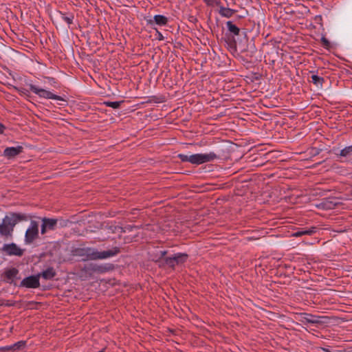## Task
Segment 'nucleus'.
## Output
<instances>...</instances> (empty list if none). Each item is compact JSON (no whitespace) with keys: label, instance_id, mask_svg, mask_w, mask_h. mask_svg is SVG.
<instances>
[{"label":"nucleus","instance_id":"34","mask_svg":"<svg viewBox=\"0 0 352 352\" xmlns=\"http://www.w3.org/2000/svg\"><path fill=\"white\" fill-rule=\"evenodd\" d=\"M204 3L209 6H212L214 3H216L217 5L219 4V2H217L216 0H203Z\"/></svg>","mask_w":352,"mask_h":352},{"label":"nucleus","instance_id":"22","mask_svg":"<svg viewBox=\"0 0 352 352\" xmlns=\"http://www.w3.org/2000/svg\"><path fill=\"white\" fill-rule=\"evenodd\" d=\"M188 258V254L186 252H177V271L179 270V264L185 263Z\"/></svg>","mask_w":352,"mask_h":352},{"label":"nucleus","instance_id":"27","mask_svg":"<svg viewBox=\"0 0 352 352\" xmlns=\"http://www.w3.org/2000/svg\"><path fill=\"white\" fill-rule=\"evenodd\" d=\"M74 19V16L73 14H69L68 16H66L64 14H62V19L66 22L68 25H71L73 23V20Z\"/></svg>","mask_w":352,"mask_h":352},{"label":"nucleus","instance_id":"19","mask_svg":"<svg viewBox=\"0 0 352 352\" xmlns=\"http://www.w3.org/2000/svg\"><path fill=\"white\" fill-rule=\"evenodd\" d=\"M113 269V265L111 263L104 264V265H95L92 270L94 272H97L99 273H104L106 272H109L110 270H112Z\"/></svg>","mask_w":352,"mask_h":352},{"label":"nucleus","instance_id":"30","mask_svg":"<svg viewBox=\"0 0 352 352\" xmlns=\"http://www.w3.org/2000/svg\"><path fill=\"white\" fill-rule=\"evenodd\" d=\"M56 221H58V228L67 227L68 224L70 223V221L68 219H63L62 218L56 219Z\"/></svg>","mask_w":352,"mask_h":352},{"label":"nucleus","instance_id":"14","mask_svg":"<svg viewBox=\"0 0 352 352\" xmlns=\"http://www.w3.org/2000/svg\"><path fill=\"white\" fill-rule=\"evenodd\" d=\"M333 152L337 157L347 158L352 156L351 146H346L343 149L338 151V148H333L329 153Z\"/></svg>","mask_w":352,"mask_h":352},{"label":"nucleus","instance_id":"44","mask_svg":"<svg viewBox=\"0 0 352 352\" xmlns=\"http://www.w3.org/2000/svg\"><path fill=\"white\" fill-rule=\"evenodd\" d=\"M162 254L164 255L165 254L166 252H161Z\"/></svg>","mask_w":352,"mask_h":352},{"label":"nucleus","instance_id":"6","mask_svg":"<svg viewBox=\"0 0 352 352\" xmlns=\"http://www.w3.org/2000/svg\"><path fill=\"white\" fill-rule=\"evenodd\" d=\"M41 221V234H45L48 231H54L58 228L56 219L43 217L39 218Z\"/></svg>","mask_w":352,"mask_h":352},{"label":"nucleus","instance_id":"36","mask_svg":"<svg viewBox=\"0 0 352 352\" xmlns=\"http://www.w3.org/2000/svg\"><path fill=\"white\" fill-rule=\"evenodd\" d=\"M0 350L3 351L4 352H8L10 351H12V345L6 346L1 348Z\"/></svg>","mask_w":352,"mask_h":352},{"label":"nucleus","instance_id":"5","mask_svg":"<svg viewBox=\"0 0 352 352\" xmlns=\"http://www.w3.org/2000/svg\"><path fill=\"white\" fill-rule=\"evenodd\" d=\"M1 252L6 256L21 257L24 254L25 249L21 248L14 243H6L0 249Z\"/></svg>","mask_w":352,"mask_h":352},{"label":"nucleus","instance_id":"29","mask_svg":"<svg viewBox=\"0 0 352 352\" xmlns=\"http://www.w3.org/2000/svg\"><path fill=\"white\" fill-rule=\"evenodd\" d=\"M108 230H110L112 233L116 232H124V230L121 226H111L108 227Z\"/></svg>","mask_w":352,"mask_h":352},{"label":"nucleus","instance_id":"17","mask_svg":"<svg viewBox=\"0 0 352 352\" xmlns=\"http://www.w3.org/2000/svg\"><path fill=\"white\" fill-rule=\"evenodd\" d=\"M14 228L8 225V223L3 220L0 225V234L5 237H12Z\"/></svg>","mask_w":352,"mask_h":352},{"label":"nucleus","instance_id":"42","mask_svg":"<svg viewBox=\"0 0 352 352\" xmlns=\"http://www.w3.org/2000/svg\"><path fill=\"white\" fill-rule=\"evenodd\" d=\"M177 48H178L179 46H182V44H181V43H177Z\"/></svg>","mask_w":352,"mask_h":352},{"label":"nucleus","instance_id":"9","mask_svg":"<svg viewBox=\"0 0 352 352\" xmlns=\"http://www.w3.org/2000/svg\"><path fill=\"white\" fill-rule=\"evenodd\" d=\"M19 287L35 289L40 287L39 275H32L22 280Z\"/></svg>","mask_w":352,"mask_h":352},{"label":"nucleus","instance_id":"41","mask_svg":"<svg viewBox=\"0 0 352 352\" xmlns=\"http://www.w3.org/2000/svg\"><path fill=\"white\" fill-rule=\"evenodd\" d=\"M197 21V19H196L195 16H191L190 17V21H191V22H193V23H194V22H195V21Z\"/></svg>","mask_w":352,"mask_h":352},{"label":"nucleus","instance_id":"1","mask_svg":"<svg viewBox=\"0 0 352 352\" xmlns=\"http://www.w3.org/2000/svg\"><path fill=\"white\" fill-rule=\"evenodd\" d=\"M226 26L228 31L225 33L222 40L226 43L230 52H235L237 50V44L240 45L243 40L246 39L247 33L231 21L226 22Z\"/></svg>","mask_w":352,"mask_h":352},{"label":"nucleus","instance_id":"23","mask_svg":"<svg viewBox=\"0 0 352 352\" xmlns=\"http://www.w3.org/2000/svg\"><path fill=\"white\" fill-rule=\"evenodd\" d=\"M124 102V100L120 101H106L104 102V104H105L107 107H111L113 109H118L120 107L121 104Z\"/></svg>","mask_w":352,"mask_h":352},{"label":"nucleus","instance_id":"28","mask_svg":"<svg viewBox=\"0 0 352 352\" xmlns=\"http://www.w3.org/2000/svg\"><path fill=\"white\" fill-rule=\"evenodd\" d=\"M13 89H15L16 91H18L21 96H30V92L26 89H24L22 87H18L16 86H14Z\"/></svg>","mask_w":352,"mask_h":352},{"label":"nucleus","instance_id":"16","mask_svg":"<svg viewBox=\"0 0 352 352\" xmlns=\"http://www.w3.org/2000/svg\"><path fill=\"white\" fill-rule=\"evenodd\" d=\"M168 22V18L164 15L157 14L153 17V20L149 19L147 21L148 25L153 27L155 24L159 25H164Z\"/></svg>","mask_w":352,"mask_h":352},{"label":"nucleus","instance_id":"13","mask_svg":"<svg viewBox=\"0 0 352 352\" xmlns=\"http://www.w3.org/2000/svg\"><path fill=\"white\" fill-rule=\"evenodd\" d=\"M23 152V147L22 146H17L16 147H7L3 151V155L8 159H12Z\"/></svg>","mask_w":352,"mask_h":352},{"label":"nucleus","instance_id":"38","mask_svg":"<svg viewBox=\"0 0 352 352\" xmlns=\"http://www.w3.org/2000/svg\"><path fill=\"white\" fill-rule=\"evenodd\" d=\"M184 63V58L182 57L181 59L178 58H177V65L180 66V64L181 63Z\"/></svg>","mask_w":352,"mask_h":352},{"label":"nucleus","instance_id":"8","mask_svg":"<svg viewBox=\"0 0 352 352\" xmlns=\"http://www.w3.org/2000/svg\"><path fill=\"white\" fill-rule=\"evenodd\" d=\"M121 250L119 247H113L111 250H104L102 252H98V250L94 249V254H91L94 260L98 259H105L107 258H110L114 256H116L119 253H120Z\"/></svg>","mask_w":352,"mask_h":352},{"label":"nucleus","instance_id":"33","mask_svg":"<svg viewBox=\"0 0 352 352\" xmlns=\"http://www.w3.org/2000/svg\"><path fill=\"white\" fill-rule=\"evenodd\" d=\"M1 305L7 307H11L15 305V302L13 300H3L1 302Z\"/></svg>","mask_w":352,"mask_h":352},{"label":"nucleus","instance_id":"37","mask_svg":"<svg viewBox=\"0 0 352 352\" xmlns=\"http://www.w3.org/2000/svg\"><path fill=\"white\" fill-rule=\"evenodd\" d=\"M5 129H6L5 125H3V124L0 123V134H3Z\"/></svg>","mask_w":352,"mask_h":352},{"label":"nucleus","instance_id":"35","mask_svg":"<svg viewBox=\"0 0 352 352\" xmlns=\"http://www.w3.org/2000/svg\"><path fill=\"white\" fill-rule=\"evenodd\" d=\"M184 198V195L181 192H177V206L183 203L180 201Z\"/></svg>","mask_w":352,"mask_h":352},{"label":"nucleus","instance_id":"45","mask_svg":"<svg viewBox=\"0 0 352 352\" xmlns=\"http://www.w3.org/2000/svg\"><path fill=\"white\" fill-rule=\"evenodd\" d=\"M351 147H352V145H351Z\"/></svg>","mask_w":352,"mask_h":352},{"label":"nucleus","instance_id":"11","mask_svg":"<svg viewBox=\"0 0 352 352\" xmlns=\"http://www.w3.org/2000/svg\"><path fill=\"white\" fill-rule=\"evenodd\" d=\"M74 255L85 257L83 260H94L91 254H94V249L91 248H78L74 251Z\"/></svg>","mask_w":352,"mask_h":352},{"label":"nucleus","instance_id":"31","mask_svg":"<svg viewBox=\"0 0 352 352\" xmlns=\"http://www.w3.org/2000/svg\"><path fill=\"white\" fill-rule=\"evenodd\" d=\"M320 41H321L322 46L324 48L329 49L331 47L329 41L327 38H326V37L324 36H322Z\"/></svg>","mask_w":352,"mask_h":352},{"label":"nucleus","instance_id":"26","mask_svg":"<svg viewBox=\"0 0 352 352\" xmlns=\"http://www.w3.org/2000/svg\"><path fill=\"white\" fill-rule=\"evenodd\" d=\"M322 205V208L327 210L333 209L336 206L338 205V203H334L331 201H325L321 204Z\"/></svg>","mask_w":352,"mask_h":352},{"label":"nucleus","instance_id":"43","mask_svg":"<svg viewBox=\"0 0 352 352\" xmlns=\"http://www.w3.org/2000/svg\"><path fill=\"white\" fill-rule=\"evenodd\" d=\"M177 115H178V114H179V107H177Z\"/></svg>","mask_w":352,"mask_h":352},{"label":"nucleus","instance_id":"10","mask_svg":"<svg viewBox=\"0 0 352 352\" xmlns=\"http://www.w3.org/2000/svg\"><path fill=\"white\" fill-rule=\"evenodd\" d=\"M300 316V319L299 320V321L303 323L304 324H313L319 325L323 323L322 321L320 320V316H314L307 313H301Z\"/></svg>","mask_w":352,"mask_h":352},{"label":"nucleus","instance_id":"25","mask_svg":"<svg viewBox=\"0 0 352 352\" xmlns=\"http://www.w3.org/2000/svg\"><path fill=\"white\" fill-rule=\"evenodd\" d=\"M165 263L170 267H171L173 270H174L175 265L176 263V255H173L170 257H167L165 259Z\"/></svg>","mask_w":352,"mask_h":352},{"label":"nucleus","instance_id":"39","mask_svg":"<svg viewBox=\"0 0 352 352\" xmlns=\"http://www.w3.org/2000/svg\"><path fill=\"white\" fill-rule=\"evenodd\" d=\"M322 16H320V15H318V16H316L315 17V21H318V22L320 21H320H322Z\"/></svg>","mask_w":352,"mask_h":352},{"label":"nucleus","instance_id":"7","mask_svg":"<svg viewBox=\"0 0 352 352\" xmlns=\"http://www.w3.org/2000/svg\"><path fill=\"white\" fill-rule=\"evenodd\" d=\"M29 217L25 214L11 212L9 216H6L3 220L8 223V226L14 228L19 222L27 221Z\"/></svg>","mask_w":352,"mask_h":352},{"label":"nucleus","instance_id":"18","mask_svg":"<svg viewBox=\"0 0 352 352\" xmlns=\"http://www.w3.org/2000/svg\"><path fill=\"white\" fill-rule=\"evenodd\" d=\"M38 275H39V278L42 277L45 280H52L56 276V272L54 267H49L42 272L38 273Z\"/></svg>","mask_w":352,"mask_h":352},{"label":"nucleus","instance_id":"3","mask_svg":"<svg viewBox=\"0 0 352 352\" xmlns=\"http://www.w3.org/2000/svg\"><path fill=\"white\" fill-rule=\"evenodd\" d=\"M30 89L35 94L38 95L41 98H46V99H54L63 102V103H59V105L61 106H67V101L64 99L63 97L56 95L52 93L50 91L45 90L42 88H39L32 84L29 85Z\"/></svg>","mask_w":352,"mask_h":352},{"label":"nucleus","instance_id":"12","mask_svg":"<svg viewBox=\"0 0 352 352\" xmlns=\"http://www.w3.org/2000/svg\"><path fill=\"white\" fill-rule=\"evenodd\" d=\"M19 271L16 267L8 269L3 274V276L4 277L3 280L8 283L16 285V283H14V279L17 278V275L19 274Z\"/></svg>","mask_w":352,"mask_h":352},{"label":"nucleus","instance_id":"24","mask_svg":"<svg viewBox=\"0 0 352 352\" xmlns=\"http://www.w3.org/2000/svg\"><path fill=\"white\" fill-rule=\"evenodd\" d=\"M26 346V341L21 340L12 344V351H18L25 348Z\"/></svg>","mask_w":352,"mask_h":352},{"label":"nucleus","instance_id":"2","mask_svg":"<svg viewBox=\"0 0 352 352\" xmlns=\"http://www.w3.org/2000/svg\"><path fill=\"white\" fill-rule=\"evenodd\" d=\"M177 158L180 159L182 162H188L192 164L199 165L205 162L213 161L217 158V155L213 153H197L190 155L184 154H178Z\"/></svg>","mask_w":352,"mask_h":352},{"label":"nucleus","instance_id":"32","mask_svg":"<svg viewBox=\"0 0 352 352\" xmlns=\"http://www.w3.org/2000/svg\"><path fill=\"white\" fill-rule=\"evenodd\" d=\"M321 151H322V149H320V148L312 147L310 148L309 154L311 156L314 157V156L318 155L321 153Z\"/></svg>","mask_w":352,"mask_h":352},{"label":"nucleus","instance_id":"21","mask_svg":"<svg viewBox=\"0 0 352 352\" xmlns=\"http://www.w3.org/2000/svg\"><path fill=\"white\" fill-rule=\"evenodd\" d=\"M309 81L313 82L316 87L322 88L324 82V79L321 76L313 74L310 77Z\"/></svg>","mask_w":352,"mask_h":352},{"label":"nucleus","instance_id":"20","mask_svg":"<svg viewBox=\"0 0 352 352\" xmlns=\"http://www.w3.org/2000/svg\"><path fill=\"white\" fill-rule=\"evenodd\" d=\"M236 12L235 10L229 8H224L223 6L220 7V9L219 10V13L223 17L226 18H230L233 16V14Z\"/></svg>","mask_w":352,"mask_h":352},{"label":"nucleus","instance_id":"15","mask_svg":"<svg viewBox=\"0 0 352 352\" xmlns=\"http://www.w3.org/2000/svg\"><path fill=\"white\" fill-rule=\"evenodd\" d=\"M316 230H317V228L314 227V226H312L309 228H300L296 232L292 233V236H295V237H300V236H302L304 235L311 236V235L314 234L316 232Z\"/></svg>","mask_w":352,"mask_h":352},{"label":"nucleus","instance_id":"4","mask_svg":"<svg viewBox=\"0 0 352 352\" xmlns=\"http://www.w3.org/2000/svg\"><path fill=\"white\" fill-rule=\"evenodd\" d=\"M39 237L38 223L36 221H31L30 226L25 234L24 241L26 245L32 244Z\"/></svg>","mask_w":352,"mask_h":352},{"label":"nucleus","instance_id":"40","mask_svg":"<svg viewBox=\"0 0 352 352\" xmlns=\"http://www.w3.org/2000/svg\"><path fill=\"white\" fill-rule=\"evenodd\" d=\"M157 34H158V37H157V38H158V39H159V40H160V41H161V40H163V39H164V37H163V36H162V33H161V32H158V31H157Z\"/></svg>","mask_w":352,"mask_h":352}]
</instances>
